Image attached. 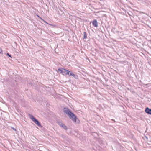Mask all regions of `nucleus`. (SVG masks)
<instances>
[{
	"instance_id": "f257e3e1",
	"label": "nucleus",
	"mask_w": 151,
	"mask_h": 151,
	"mask_svg": "<svg viewBox=\"0 0 151 151\" xmlns=\"http://www.w3.org/2000/svg\"><path fill=\"white\" fill-rule=\"evenodd\" d=\"M64 112L67 114L69 116V118L73 122H76L77 120L78 122L79 121V120L77 119L76 116L68 108H65Z\"/></svg>"
},
{
	"instance_id": "f03ea898",
	"label": "nucleus",
	"mask_w": 151,
	"mask_h": 151,
	"mask_svg": "<svg viewBox=\"0 0 151 151\" xmlns=\"http://www.w3.org/2000/svg\"><path fill=\"white\" fill-rule=\"evenodd\" d=\"M57 122L58 124L63 129L66 130L67 129V127L61 121L59 120H58L57 121Z\"/></svg>"
},
{
	"instance_id": "7ed1b4c3",
	"label": "nucleus",
	"mask_w": 151,
	"mask_h": 151,
	"mask_svg": "<svg viewBox=\"0 0 151 151\" xmlns=\"http://www.w3.org/2000/svg\"><path fill=\"white\" fill-rule=\"evenodd\" d=\"M70 71L67 70L63 68V74L64 75H68L69 74Z\"/></svg>"
},
{
	"instance_id": "20e7f679",
	"label": "nucleus",
	"mask_w": 151,
	"mask_h": 151,
	"mask_svg": "<svg viewBox=\"0 0 151 151\" xmlns=\"http://www.w3.org/2000/svg\"><path fill=\"white\" fill-rule=\"evenodd\" d=\"M145 111L148 114L151 115V109L147 107L145 109Z\"/></svg>"
},
{
	"instance_id": "39448f33",
	"label": "nucleus",
	"mask_w": 151,
	"mask_h": 151,
	"mask_svg": "<svg viewBox=\"0 0 151 151\" xmlns=\"http://www.w3.org/2000/svg\"><path fill=\"white\" fill-rule=\"evenodd\" d=\"M38 126L42 127L40 123L36 119L33 121Z\"/></svg>"
},
{
	"instance_id": "423d86ee",
	"label": "nucleus",
	"mask_w": 151,
	"mask_h": 151,
	"mask_svg": "<svg viewBox=\"0 0 151 151\" xmlns=\"http://www.w3.org/2000/svg\"><path fill=\"white\" fill-rule=\"evenodd\" d=\"M92 24L95 27H98V23L97 20H95L93 21Z\"/></svg>"
},
{
	"instance_id": "0eeeda50",
	"label": "nucleus",
	"mask_w": 151,
	"mask_h": 151,
	"mask_svg": "<svg viewBox=\"0 0 151 151\" xmlns=\"http://www.w3.org/2000/svg\"><path fill=\"white\" fill-rule=\"evenodd\" d=\"M69 73L70 76H72L76 78H78V76L73 73L71 71H70Z\"/></svg>"
},
{
	"instance_id": "6e6552de",
	"label": "nucleus",
	"mask_w": 151,
	"mask_h": 151,
	"mask_svg": "<svg viewBox=\"0 0 151 151\" xmlns=\"http://www.w3.org/2000/svg\"><path fill=\"white\" fill-rule=\"evenodd\" d=\"M30 118L33 121H34L36 119L32 115H30L29 116Z\"/></svg>"
},
{
	"instance_id": "1a4fd4ad",
	"label": "nucleus",
	"mask_w": 151,
	"mask_h": 151,
	"mask_svg": "<svg viewBox=\"0 0 151 151\" xmlns=\"http://www.w3.org/2000/svg\"><path fill=\"white\" fill-rule=\"evenodd\" d=\"M86 38H87L86 34V32H84L83 38L86 39Z\"/></svg>"
},
{
	"instance_id": "9d476101",
	"label": "nucleus",
	"mask_w": 151,
	"mask_h": 151,
	"mask_svg": "<svg viewBox=\"0 0 151 151\" xmlns=\"http://www.w3.org/2000/svg\"><path fill=\"white\" fill-rule=\"evenodd\" d=\"M63 68H59L58 69V70L60 72L63 74Z\"/></svg>"
},
{
	"instance_id": "9b49d317",
	"label": "nucleus",
	"mask_w": 151,
	"mask_h": 151,
	"mask_svg": "<svg viewBox=\"0 0 151 151\" xmlns=\"http://www.w3.org/2000/svg\"><path fill=\"white\" fill-rule=\"evenodd\" d=\"M11 128L13 129V130H14V131H17V130H16V129L15 128H14V127H11Z\"/></svg>"
},
{
	"instance_id": "f8f14e48",
	"label": "nucleus",
	"mask_w": 151,
	"mask_h": 151,
	"mask_svg": "<svg viewBox=\"0 0 151 151\" xmlns=\"http://www.w3.org/2000/svg\"><path fill=\"white\" fill-rule=\"evenodd\" d=\"M2 53V49L0 47V53Z\"/></svg>"
},
{
	"instance_id": "ddd939ff",
	"label": "nucleus",
	"mask_w": 151,
	"mask_h": 151,
	"mask_svg": "<svg viewBox=\"0 0 151 151\" xmlns=\"http://www.w3.org/2000/svg\"><path fill=\"white\" fill-rule=\"evenodd\" d=\"M37 16L39 17V18L41 20H43V19L41 18L39 16H38V15H37Z\"/></svg>"
},
{
	"instance_id": "4468645a",
	"label": "nucleus",
	"mask_w": 151,
	"mask_h": 151,
	"mask_svg": "<svg viewBox=\"0 0 151 151\" xmlns=\"http://www.w3.org/2000/svg\"><path fill=\"white\" fill-rule=\"evenodd\" d=\"M42 20L44 22H45V23H47V24H48V23H47V22L46 21H45L44 19H43V20Z\"/></svg>"
},
{
	"instance_id": "2eb2a0df",
	"label": "nucleus",
	"mask_w": 151,
	"mask_h": 151,
	"mask_svg": "<svg viewBox=\"0 0 151 151\" xmlns=\"http://www.w3.org/2000/svg\"><path fill=\"white\" fill-rule=\"evenodd\" d=\"M7 55L9 57H11V55L9 53H7Z\"/></svg>"
},
{
	"instance_id": "dca6fc26",
	"label": "nucleus",
	"mask_w": 151,
	"mask_h": 151,
	"mask_svg": "<svg viewBox=\"0 0 151 151\" xmlns=\"http://www.w3.org/2000/svg\"><path fill=\"white\" fill-rule=\"evenodd\" d=\"M62 137H65V136H64V135H62Z\"/></svg>"
},
{
	"instance_id": "f3484780",
	"label": "nucleus",
	"mask_w": 151,
	"mask_h": 151,
	"mask_svg": "<svg viewBox=\"0 0 151 151\" xmlns=\"http://www.w3.org/2000/svg\"><path fill=\"white\" fill-rule=\"evenodd\" d=\"M112 121H115L113 119H112Z\"/></svg>"
}]
</instances>
